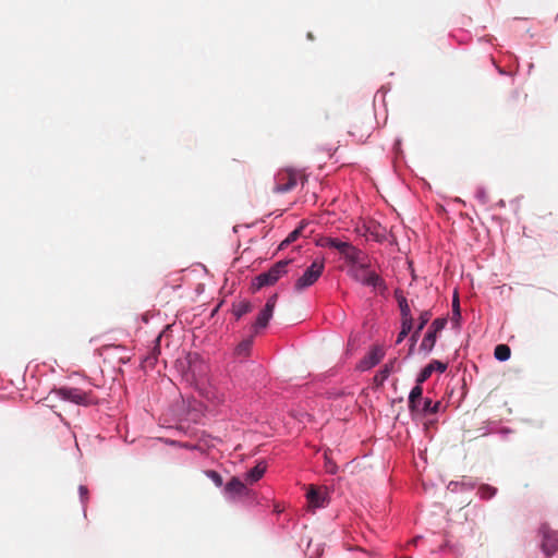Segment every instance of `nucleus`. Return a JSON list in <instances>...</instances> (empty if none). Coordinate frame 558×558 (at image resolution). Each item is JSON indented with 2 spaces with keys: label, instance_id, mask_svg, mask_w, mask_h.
<instances>
[{
  "label": "nucleus",
  "instance_id": "obj_1",
  "mask_svg": "<svg viewBox=\"0 0 558 558\" xmlns=\"http://www.w3.org/2000/svg\"><path fill=\"white\" fill-rule=\"evenodd\" d=\"M447 369V364L434 360L429 364H427L418 374L416 378V386H414L409 396V409L410 411L418 410L417 401L422 399L423 388L422 384L426 381L433 374V372L438 371L439 373H444Z\"/></svg>",
  "mask_w": 558,
  "mask_h": 558
},
{
  "label": "nucleus",
  "instance_id": "obj_2",
  "mask_svg": "<svg viewBox=\"0 0 558 558\" xmlns=\"http://www.w3.org/2000/svg\"><path fill=\"white\" fill-rule=\"evenodd\" d=\"M52 393L63 401H69L77 405L88 407L96 403V397L92 391H85L76 387H60L53 389Z\"/></svg>",
  "mask_w": 558,
  "mask_h": 558
},
{
  "label": "nucleus",
  "instance_id": "obj_3",
  "mask_svg": "<svg viewBox=\"0 0 558 558\" xmlns=\"http://www.w3.org/2000/svg\"><path fill=\"white\" fill-rule=\"evenodd\" d=\"M325 269V260L315 259L310 267H307L304 274L295 281L294 289L296 291H302L312 284H314L318 278L322 276Z\"/></svg>",
  "mask_w": 558,
  "mask_h": 558
},
{
  "label": "nucleus",
  "instance_id": "obj_4",
  "mask_svg": "<svg viewBox=\"0 0 558 558\" xmlns=\"http://www.w3.org/2000/svg\"><path fill=\"white\" fill-rule=\"evenodd\" d=\"M289 263L290 260H279L268 271L258 275L254 283L256 289L276 283L287 272Z\"/></svg>",
  "mask_w": 558,
  "mask_h": 558
},
{
  "label": "nucleus",
  "instance_id": "obj_5",
  "mask_svg": "<svg viewBox=\"0 0 558 558\" xmlns=\"http://www.w3.org/2000/svg\"><path fill=\"white\" fill-rule=\"evenodd\" d=\"M298 183V172L292 169L280 170L276 175L274 192L287 193L293 190Z\"/></svg>",
  "mask_w": 558,
  "mask_h": 558
},
{
  "label": "nucleus",
  "instance_id": "obj_6",
  "mask_svg": "<svg viewBox=\"0 0 558 558\" xmlns=\"http://www.w3.org/2000/svg\"><path fill=\"white\" fill-rule=\"evenodd\" d=\"M277 299H278V295L272 294L267 300L264 308L259 312L255 323L252 326L254 333H257L259 331V329H264L267 327L270 318L272 317L274 310H275V306L277 303Z\"/></svg>",
  "mask_w": 558,
  "mask_h": 558
},
{
  "label": "nucleus",
  "instance_id": "obj_7",
  "mask_svg": "<svg viewBox=\"0 0 558 558\" xmlns=\"http://www.w3.org/2000/svg\"><path fill=\"white\" fill-rule=\"evenodd\" d=\"M447 324L446 318H436L426 335L424 336L420 349L425 352H430L436 343L437 333L440 332Z\"/></svg>",
  "mask_w": 558,
  "mask_h": 558
},
{
  "label": "nucleus",
  "instance_id": "obj_8",
  "mask_svg": "<svg viewBox=\"0 0 558 558\" xmlns=\"http://www.w3.org/2000/svg\"><path fill=\"white\" fill-rule=\"evenodd\" d=\"M542 535V549L546 556L553 555L558 549V533L548 525L543 524L539 529Z\"/></svg>",
  "mask_w": 558,
  "mask_h": 558
},
{
  "label": "nucleus",
  "instance_id": "obj_9",
  "mask_svg": "<svg viewBox=\"0 0 558 558\" xmlns=\"http://www.w3.org/2000/svg\"><path fill=\"white\" fill-rule=\"evenodd\" d=\"M385 356V351L381 347L375 345L371 351L360 361L357 368L360 371H367L377 365Z\"/></svg>",
  "mask_w": 558,
  "mask_h": 558
},
{
  "label": "nucleus",
  "instance_id": "obj_10",
  "mask_svg": "<svg viewBox=\"0 0 558 558\" xmlns=\"http://www.w3.org/2000/svg\"><path fill=\"white\" fill-rule=\"evenodd\" d=\"M367 267H364V270L361 269V265L355 269V279L361 281L365 286H369L373 288H381L384 287L383 279L374 271L367 270Z\"/></svg>",
  "mask_w": 558,
  "mask_h": 558
},
{
  "label": "nucleus",
  "instance_id": "obj_11",
  "mask_svg": "<svg viewBox=\"0 0 558 558\" xmlns=\"http://www.w3.org/2000/svg\"><path fill=\"white\" fill-rule=\"evenodd\" d=\"M341 255L350 263L361 265V269L364 270V267L367 266L365 254L348 242L344 248L341 252Z\"/></svg>",
  "mask_w": 558,
  "mask_h": 558
},
{
  "label": "nucleus",
  "instance_id": "obj_12",
  "mask_svg": "<svg viewBox=\"0 0 558 558\" xmlns=\"http://www.w3.org/2000/svg\"><path fill=\"white\" fill-rule=\"evenodd\" d=\"M306 498L311 508H323L327 506V493L325 489L317 488L314 485H310L306 494Z\"/></svg>",
  "mask_w": 558,
  "mask_h": 558
},
{
  "label": "nucleus",
  "instance_id": "obj_13",
  "mask_svg": "<svg viewBox=\"0 0 558 558\" xmlns=\"http://www.w3.org/2000/svg\"><path fill=\"white\" fill-rule=\"evenodd\" d=\"M400 369V363L398 362V359H391L389 360L375 375L374 381L376 385L380 386L387 380V378L392 374Z\"/></svg>",
  "mask_w": 558,
  "mask_h": 558
},
{
  "label": "nucleus",
  "instance_id": "obj_14",
  "mask_svg": "<svg viewBox=\"0 0 558 558\" xmlns=\"http://www.w3.org/2000/svg\"><path fill=\"white\" fill-rule=\"evenodd\" d=\"M225 492L230 497L246 496L250 490L245 484L238 477H232L225 486Z\"/></svg>",
  "mask_w": 558,
  "mask_h": 558
},
{
  "label": "nucleus",
  "instance_id": "obj_15",
  "mask_svg": "<svg viewBox=\"0 0 558 558\" xmlns=\"http://www.w3.org/2000/svg\"><path fill=\"white\" fill-rule=\"evenodd\" d=\"M364 235L372 238L376 242H383L387 238V230L379 223L372 221L365 226Z\"/></svg>",
  "mask_w": 558,
  "mask_h": 558
},
{
  "label": "nucleus",
  "instance_id": "obj_16",
  "mask_svg": "<svg viewBox=\"0 0 558 558\" xmlns=\"http://www.w3.org/2000/svg\"><path fill=\"white\" fill-rule=\"evenodd\" d=\"M418 410L410 411L412 414H436L439 411L440 402H434L429 398L421 399L417 401Z\"/></svg>",
  "mask_w": 558,
  "mask_h": 558
},
{
  "label": "nucleus",
  "instance_id": "obj_17",
  "mask_svg": "<svg viewBox=\"0 0 558 558\" xmlns=\"http://www.w3.org/2000/svg\"><path fill=\"white\" fill-rule=\"evenodd\" d=\"M256 333H252L250 337L243 339L235 348L234 353L238 356H248L253 342H254V336Z\"/></svg>",
  "mask_w": 558,
  "mask_h": 558
},
{
  "label": "nucleus",
  "instance_id": "obj_18",
  "mask_svg": "<svg viewBox=\"0 0 558 558\" xmlns=\"http://www.w3.org/2000/svg\"><path fill=\"white\" fill-rule=\"evenodd\" d=\"M265 472L266 464L264 462H259L246 473V481L250 483H255L263 477Z\"/></svg>",
  "mask_w": 558,
  "mask_h": 558
},
{
  "label": "nucleus",
  "instance_id": "obj_19",
  "mask_svg": "<svg viewBox=\"0 0 558 558\" xmlns=\"http://www.w3.org/2000/svg\"><path fill=\"white\" fill-rule=\"evenodd\" d=\"M253 306L248 301H241L236 304H233L232 313L236 319H240L245 314L252 311Z\"/></svg>",
  "mask_w": 558,
  "mask_h": 558
},
{
  "label": "nucleus",
  "instance_id": "obj_20",
  "mask_svg": "<svg viewBox=\"0 0 558 558\" xmlns=\"http://www.w3.org/2000/svg\"><path fill=\"white\" fill-rule=\"evenodd\" d=\"M163 332H160L158 337L155 339V345L151 349L150 353L146 356L145 361L150 365H154L160 354V340L162 338Z\"/></svg>",
  "mask_w": 558,
  "mask_h": 558
},
{
  "label": "nucleus",
  "instance_id": "obj_21",
  "mask_svg": "<svg viewBox=\"0 0 558 558\" xmlns=\"http://www.w3.org/2000/svg\"><path fill=\"white\" fill-rule=\"evenodd\" d=\"M348 242L341 241L337 238H325L322 245L336 248L340 254Z\"/></svg>",
  "mask_w": 558,
  "mask_h": 558
},
{
  "label": "nucleus",
  "instance_id": "obj_22",
  "mask_svg": "<svg viewBox=\"0 0 558 558\" xmlns=\"http://www.w3.org/2000/svg\"><path fill=\"white\" fill-rule=\"evenodd\" d=\"M511 350L507 344H498L495 348L494 355L498 361H507L510 357Z\"/></svg>",
  "mask_w": 558,
  "mask_h": 558
},
{
  "label": "nucleus",
  "instance_id": "obj_23",
  "mask_svg": "<svg viewBox=\"0 0 558 558\" xmlns=\"http://www.w3.org/2000/svg\"><path fill=\"white\" fill-rule=\"evenodd\" d=\"M497 493V489L488 484H483L477 489V495L484 500L493 498Z\"/></svg>",
  "mask_w": 558,
  "mask_h": 558
},
{
  "label": "nucleus",
  "instance_id": "obj_24",
  "mask_svg": "<svg viewBox=\"0 0 558 558\" xmlns=\"http://www.w3.org/2000/svg\"><path fill=\"white\" fill-rule=\"evenodd\" d=\"M303 229H304V225H301L300 227L294 229L292 232H290L289 235L281 242L279 247L283 248V247L288 246L289 244L293 243L294 241H296L301 236Z\"/></svg>",
  "mask_w": 558,
  "mask_h": 558
},
{
  "label": "nucleus",
  "instance_id": "obj_25",
  "mask_svg": "<svg viewBox=\"0 0 558 558\" xmlns=\"http://www.w3.org/2000/svg\"><path fill=\"white\" fill-rule=\"evenodd\" d=\"M396 298H397L398 303H399L401 316L402 317H408L409 315H412L407 299L402 294H399L398 291H396Z\"/></svg>",
  "mask_w": 558,
  "mask_h": 558
},
{
  "label": "nucleus",
  "instance_id": "obj_26",
  "mask_svg": "<svg viewBox=\"0 0 558 558\" xmlns=\"http://www.w3.org/2000/svg\"><path fill=\"white\" fill-rule=\"evenodd\" d=\"M324 459H325V470H326V472L329 473V474H336L337 470H338V466L332 461V459L329 457L327 451L324 452Z\"/></svg>",
  "mask_w": 558,
  "mask_h": 558
},
{
  "label": "nucleus",
  "instance_id": "obj_27",
  "mask_svg": "<svg viewBox=\"0 0 558 558\" xmlns=\"http://www.w3.org/2000/svg\"><path fill=\"white\" fill-rule=\"evenodd\" d=\"M205 475L209 477L215 483L216 486H222V477L218 472L214 470H207L205 471Z\"/></svg>",
  "mask_w": 558,
  "mask_h": 558
},
{
  "label": "nucleus",
  "instance_id": "obj_28",
  "mask_svg": "<svg viewBox=\"0 0 558 558\" xmlns=\"http://www.w3.org/2000/svg\"><path fill=\"white\" fill-rule=\"evenodd\" d=\"M413 327V318L412 315H409L408 317H402V326L400 331H404V333L409 335Z\"/></svg>",
  "mask_w": 558,
  "mask_h": 558
},
{
  "label": "nucleus",
  "instance_id": "obj_29",
  "mask_svg": "<svg viewBox=\"0 0 558 558\" xmlns=\"http://www.w3.org/2000/svg\"><path fill=\"white\" fill-rule=\"evenodd\" d=\"M430 317H432V314L429 311L422 312V314L420 315V318H418V320H420L418 325H417L418 330H422L425 327V325L428 323Z\"/></svg>",
  "mask_w": 558,
  "mask_h": 558
},
{
  "label": "nucleus",
  "instance_id": "obj_30",
  "mask_svg": "<svg viewBox=\"0 0 558 558\" xmlns=\"http://www.w3.org/2000/svg\"><path fill=\"white\" fill-rule=\"evenodd\" d=\"M452 311H453V318H460V305H459V299L457 295L453 298L452 302Z\"/></svg>",
  "mask_w": 558,
  "mask_h": 558
},
{
  "label": "nucleus",
  "instance_id": "obj_31",
  "mask_svg": "<svg viewBox=\"0 0 558 558\" xmlns=\"http://www.w3.org/2000/svg\"><path fill=\"white\" fill-rule=\"evenodd\" d=\"M78 492H80V496H81V499H82V502L84 504L87 499V496H88V489L86 486L84 485H81L78 487Z\"/></svg>",
  "mask_w": 558,
  "mask_h": 558
},
{
  "label": "nucleus",
  "instance_id": "obj_32",
  "mask_svg": "<svg viewBox=\"0 0 558 558\" xmlns=\"http://www.w3.org/2000/svg\"><path fill=\"white\" fill-rule=\"evenodd\" d=\"M420 332H421V330H418V328H416V330L412 333V336H411L412 345H414L415 342L417 341Z\"/></svg>",
  "mask_w": 558,
  "mask_h": 558
},
{
  "label": "nucleus",
  "instance_id": "obj_33",
  "mask_svg": "<svg viewBox=\"0 0 558 558\" xmlns=\"http://www.w3.org/2000/svg\"><path fill=\"white\" fill-rule=\"evenodd\" d=\"M407 336H408V335H407V333H404V331H400V332H399V335H398V337H397V341H396V343H397V344L401 343V342L403 341V339H404Z\"/></svg>",
  "mask_w": 558,
  "mask_h": 558
},
{
  "label": "nucleus",
  "instance_id": "obj_34",
  "mask_svg": "<svg viewBox=\"0 0 558 558\" xmlns=\"http://www.w3.org/2000/svg\"><path fill=\"white\" fill-rule=\"evenodd\" d=\"M477 195H478V197H480L483 202H485V192H484V191H478Z\"/></svg>",
  "mask_w": 558,
  "mask_h": 558
}]
</instances>
